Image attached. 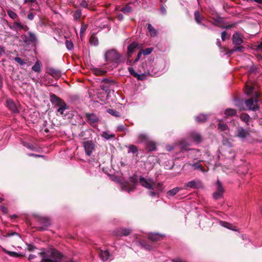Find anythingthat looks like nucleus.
<instances>
[{
	"mask_svg": "<svg viewBox=\"0 0 262 262\" xmlns=\"http://www.w3.org/2000/svg\"><path fill=\"white\" fill-rule=\"evenodd\" d=\"M142 53H142V52H139L138 53L137 57L136 59L135 60L134 62H137L140 59Z\"/></svg>",
	"mask_w": 262,
	"mask_h": 262,
	"instance_id": "obj_54",
	"label": "nucleus"
},
{
	"mask_svg": "<svg viewBox=\"0 0 262 262\" xmlns=\"http://www.w3.org/2000/svg\"><path fill=\"white\" fill-rule=\"evenodd\" d=\"M28 38L31 41H35L36 40V35L32 32L29 33Z\"/></svg>",
	"mask_w": 262,
	"mask_h": 262,
	"instance_id": "obj_38",
	"label": "nucleus"
},
{
	"mask_svg": "<svg viewBox=\"0 0 262 262\" xmlns=\"http://www.w3.org/2000/svg\"><path fill=\"white\" fill-rule=\"evenodd\" d=\"M7 106L8 108L13 113H18L17 104L13 101L12 99H8L7 100Z\"/></svg>",
	"mask_w": 262,
	"mask_h": 262,
	"instance_id": "obj_8",
	"label": "nucleus"
},
{
	"mask_svg": "<svg viewBox=\"0 0 262 262\" xmlns=\"http://www.w3.org/2000/svg\"><path fill=\"white\" fill-rule=\"evenodd\" d=\"M245 93L248 96L253 95V98L248 99L245 103L249 110L255 111L258 108L257 102L259 101V93L256 90V84L254 83H246L245 88Z\"/></svg>",
	"mask_w": 262,
	"mask_h": 262,
	"instance_id": "obj_1",
	"label": "nucleus"
},
{
	"mask_svg": "<svg viewBox=\"0 0 262 262\" xmlns=\"http://www.w3.org/2000/svg\"><path fill=\"white\" fill-rule=\"evenodd\" d=\"M28 18L29 19V20H33V18H34V14L32 12H30L28 14Z\"/></svg>",
	"mask_w": 262,
	"mask_h": 262,
	"instance_id": "obj_52",
	"label": "nucleus"
},
{
	"mask_svg": "<svg viewBox=\"0 0 262 262\" xmlns=\"http://www.w3.org/2000/svg\"><path fill=\"white\" fill-rule=\"evenodd\" d=\"M140 184L147 189L154 190L155 186V182L151 179H146L143 177H140L139 179Z\"/></svg>",
	"mask_w": 262,
	"mask_h": 262,
	"instance_id": "obj_4",
	"label": "nucleus"
},
{
	"mask_svg": "<svg viewBox=\"0 0 262 262\" xmlns=\"http://www.w3.org/2000/svg\"><path fill=\"white\" fill-rule=\"evenodd\" d=\"M128 70L129 73L132 75H133L135 77L137 78L138 80H142V79L141 78V76L139 75L137 73H136L132 67H129L128 68Z\"/></svg>",
	"mask_w": 262,
	"mask_h": 262,
	"instance_id": "obj_18",
	"label": "nucleus"
},
{
	"mask_svg": "<svg viewBox=\"0 0 262 262\" xmlns=\"http://www.w3.org/2000/svg\"><path fill=\"white\" fill-rule=\"evenodd\" d=\"M59 107L57 110V112L59 113L61 115H63L64 111L67 109V106L64 102H62L58 104Z\"/></svg>",
	"mask_w": 262,
	"mask_h": 262,
	"instance_id": "obj_17",
	"label": "nucleus"
},
{
	"mask_svg": "<svg viewBox=\"0 0 262 262\" xmlns=\"http://www.w3.org/2000/svg\"><path fill=\"white\" fill-rule=\"evenodd\" d=\"M81 16V12L79 11H76L74 14V17L75 19H78Z\"/></svg>",
	"mask_w": 262,
	"mask_h": 262,
	"instance_id": "obj_49",
	"label": "nucleus"
},
{
	"mask_svg": "<svg viewBox=\"0 0 262 262\" xmlns=\"http://www.w3.org/2000/svg\"><path fill=\"white\" fill-rule=\"evenodd\" d=\"M35 2H36V0H24L25 3H26L27 2L34 3Z\"/></svg>",
	"mask_w": 262,
	"mask_h": 262,
	"instance_id": "obj_58",
	"label": "nucleus"
},
{
	"mask_svg": "<svg viewBox=\"0 0 262 262\" xmlns=\"http://www.w3.org/2000/svg\"><path fill=\"white\" fill-rule=\"evenodd\" d=\"M180 188L179 187H175L171 190H170L167 192L168 194L170 196H174L176 193H177L180 190Z\"/></svg>",
	"mask_w": 262,
	"mask_h": 262,
	"instance_id": "obj_29",
	"label": "nucleus"
},
{
	"mask_svg": "<svg viewBox=\"0 0 262 262\" xmlns=\"http://www.w3.org/2000/svg\"><path fill=\"white\" fill-rule=\"evenodd\" d=\"M41 63L39 60H37L35 64L32 67V70L37 73H39L41 71Z\"/></svg>",
	"mask_w": 262,
	"mask_h": 262,
	"instance_id": "obj_16",
	"label": "nucleus"
},
{
	"mask_svg": "<svg viewBox=\"0 0 262 262\" xmlns=\"http://www.w3.org/2000/svg\"><path fill=\"white\" fill-rule=\"evenodd\" d=\"M191 138L195 142L200 143L202 141L201 136L195 132H192L190 134Z\"/></svg>",
	"mask_w": 262,
	"mask_h": 262,
	"instance_id": "obj_14",
	"label": "nucleus"
},
{
	"mask_svg": "<svg viewBox=\"0 0 262 262\" xmlns=\"http://www.w3.org/2000/svg\"><path fill=\"white\" fill-rule=\"evenodd\" d=\"M216 191L213 193V196L215 200H218L222 198L224 192V189L219 180H217L216 183Z\"/></svg>",
	"mask_w": 262,
	"mask_h": 262,
	"instance_id": "obj_5",
	"label": "nucleus"
},
{
	"mask_svg": "<svg viewBox=\"0 0 262 262\" xmlns=\"http://www.w3.org/2000/svg\"><path fill=\"white\" fill-rule=\"evenodd\" d=\"M14 27L15 28H18L20 29L27 30L28 29L27 26H24L18 22H15L14 23Z\"/></svg>",
	"mask_w": 262,
	"mask_h": 262,
	"instance_id": "obj_28",
	"label": "nucleus"
},
{
	"mask_svg": "<svg viewBox=\"0 0 262 262\" xmlns=\"http://www.w3.org/2000/svg\"><path fill=\"white\" fill-rule=\"evenodd\" d=\"M121 56L115 50H111L107 52L105 54V59L107 61L119 63Z\"/></svg>",
	"mask_w": 262,
	"mask_h": 262,
	"instance_id": "obj_3",
	"label": "nucleus"
},
{
	"mask_svg": "<svg viewBox=\"0 0 262 262\" xmlns=\"http://www.w3.org/2000/svg\"><path fill=\"white\" fill-rule=\"evenodd\" d=\"M185 186L186 188H199L202 186V183L200 181H191L185 184Z\"/></svg>",
	"mask_w": 262,
	"mask_h": 262,
	"instance_id": "obj_11",
	"label": "nucleus"
},
{
	"mask_svg": "<svg viewBox=\"0 0 262 262\" xmlns=\"http://www.w3.org/2000/svg\"><path fill=\"white\" fill-rule=\"evenodd\" d=\"M130 232L131 230L129 229L119 228L114 231V234L118 236H126L129 235Z\"/></svg>",
	"mask_w": 262,
	"mask_h": 262,
	"instance_id": "obj_9",
	"label": "nucleus"
},
{
	"mask_svg": "<svg viewBox=\"0 0 262 262\" xmlns=\"http://www.w3.org/2000/svg\"><path fill=\"white\" fill-rule=\"evenodd\" d=\"M222 225L224 226V227L230 229V225L229 223H227V222L223 223Z\"/></svg>",
	"mask_w": 262,
	"mask_h": 262,
	"instance_id": "obj_55",
	"label": "nucleus"
},
{
	"mask_svg": "<svg viewBox=\"0 0 262 262\" xmlns=\"http://www.w3.org/2000/svg\"><path fill=\"white\" fill-rule=\"evenodd\" d=\"M2 210L4 212H6V208L5 207H2Z\"/></svg>",
	"mask_w": 262,
	"mask_h": 262,
	"instance_id": "obj_64",
	"label": "nucleus"
},
{
	"mask_svg": "<svg viewBox=\"0 0 262 262\" xmlns=\"http://www.w3.org/2000/svg\"><path fill=\"white\" fill-rule=\"evenodd\" d=\"M118 18L119 19L121 20L123 18L122 14H119L118 16Z\"/></svg>",
	"mask_w": 262,
	"mask_h": 262,
	"instance_id": "obj_61",
	"label": "nucleus"
},
{
	"mask_svg": "<svg viewBox=\"0 0 262 262\" xmlns=\"http://www.w3.org/2000/svg\"><path fill=\"white\" fill-rule=\"evenodd\" d=\"M190 165L193 167L194 169L199 170L202 172H205V170L204 169V167L201 165L199 163H197L195 164H190Z\"/></svg>",
	"mask_w": 262,
	"mask_h": 262,
	"instance_id": "obj_20",
	"label": "nucleus"
},
{
	"mask_svg": "<svg viewBox=\"0 0 262 262\" xmlns=\"http://www.w3.org/2000/svg\"><path fill=\"white\" fill-rule=\"evenodd\" d=\"M107 112L112 115L113 116H115V117H119V113L117 112L115 110H112V109H108L107 110Z\"/></svg>",
	"mask_w": 262,
	"mask_h": 262,
	"instance_id": "obj_35",
	"label": "nucleus"
},
{
	"mask_svg": "<svg viewBox=\"0 0 262 262\" xmlns=\"http://www.w3.org/2000/svg\"><path fill=\"white\" fill-rule=\"evenodd\" d=\"M134 188H135V187H130V188H128L127 186H124L123 189H124V190L129 192L133 191Z\"/></svg>",
	"mask_w": 262,
	"mask_h": 262,
	"instance_id": "obj_51",
	"label": "nucleus"
},
{
	"mask_svg": "<svg viewBox=\"0 0 262 262\" xmlns=\"http://www.w3.org/2000/svg\"><path fill=\"white\" fill-rule=\"evenodd\" d=\"M241 118L245 122H248L249 120V116L246 114L242 115Z\"/></svg>",
	"mask_w": 262,
	"mask_h": 262,
	"instance_id": "obj_48",
	"label": "nucleus"
},
{
	"mask_svg": "<svg viewBox=\"0 0 262 262\" xmlns=\"http://www.w3.org/2000/svg\"><path fill=\"white\" fill-rule=\"evenodd\" d=\"M81 5L82 6H83V7H86L87 6V4H86V3L85 1H82V3H81Z\"/></svg>",
	"mask_w": 262,
	"mask_h": 262,
	"instance_id": "obj_59",
	"label": "nucleus"
},
{
	"mask_svg": "<svg viewBox=\"0 0 262 262\" xmlns=\"http://www.w3.org/2000/svg\"><path fill=\"white\" fill-rule=\"evenodd\" d=\"M172 262H186L185 261L181 259L180 258H176L174 259H172Z\"/></svg>",
	"mask_w": 262,
	"mask_h": 262,
	"instance_id": "obj_53",
	"label": "nucleus"
},
{
	"mask_svg": "<svg viewBox=\"0 0 262 262\" xmlns=\"http://www.w3.org/2000/svg\"><path fill=\"white\" fill-rule=\"evenodd\" d=\"M138 47V43L136 42H134L130 43L127 48V56L128 58H130L132 56V54L136 50Z\"/></svg>",
	"mask_w": 262,
	"mask_h": 262,
	"instance_id": "obj_12",
	"label": "nucleus"
},
{
	"mask_svg": "<svg viewBox=\"0 0 262 262\" xmlns=\"http://www.w3.org/2000/svg\"><path fill=\"white\" fill-rule=\"evenodd\" d=\"M87 28V26L85 25H82L80 29V34L81 35L83 32L86 30Z\"/></svg>",
	"mask_w": 262,
	"mask_h": 262,
	"instance_id": "obj_50",
	"label": "nucleus"
},
{
	"mask_svg": "<svg viewBox=\"0 0 262 262\" xmlns=\"http://www.w3.org/2000/svg\"><path fill=\"white\" fill-rule=\"evenodd\" d=\"M189 145H190V143H188L185 140L181 141L180 142L179 145V146L180 147V148H181L182 149H186L187 147Z\"/></svg>",
	"mask_w": 262,
	"mask_h": 262,
	"instance_id": "obj_25",
	"label": "nucleus"
},
{
	"mask_svg": "<svg viewBox=\"0 0 262 262\" xmlns=\"http://www.w3.org/2000/svg\"><path fill=\"white\" fill-rule=\"evenodd\" d=\"M221 37L222 40L225 41L229 38V35L226 31H224L222 33Z\"/></svg>",
	"mask_w": 262,
	"mask_h": 262,
	"instance_id": "obj_40",
	"label": "nucleus"
},
{
	"mask_svg": "<svg viewBox=\"0 0 262 262\" xmlns=\"http://www.w3.org/2000/svg\"><path fill=\"white\" fill-rule=\"evenodd\" d=\"M147 29H148V32L150 33V35L151 36H155L156 35L157 31L154 28V27L151 26V24H148Z\"/></svg>",
	"mask_w": 262,
	"mask_h": 262,
	"instance_id": "obj_21",
	"label": "nucleus"
},
{
	"mask_svg": "<svg viewBox=\"0 0 262 262\" xmlns=\"http://www.w3.org/2000/svg\"><path fill=\"white\" fill-rule=\"evenodd\" d=\"M236 112L235 110L232 108H228L225 112V114L227 116H235Z\"/></svg>",
	"mask_w": 262,
	"mask_h": 262,
	"instance_id": "obj_22",
	"label": "nucleus"
},
{
	"mask_svg": "<svg viewBox=\"0 0 262 262\" xmlns=\"http://www.w3.org/2000/svg\"><path fill=\"white\" fill-rule=\"evenodd\" d=\"M99 255L100 258L103 261L107 260L110 257V254L106 250L101 251L99 252Z\"/></svg>",
	"mask_w": 262,
	"mask_h": 262,
	"instance_id": "obj_15",
	"label": "nucleus"
},
{
	"mask_svg": "<svg viewBox=\"0 0 262 262\" xmlns=\"http://www.w3.org/2000/svg\"><path fill=\"white\" fill-rule=\"evenodd\" d=\"M14 60L18 63L20 65L23 66L26 63V61L23 60L21 58L19 57H15L14 58Z\"/></svg>",
	"mask_w": 262,
	"mask_h": 262,
	"instance_id": "obj_36",
	"label": "nucleus"
},
{
	"mask_svg": "<svg viewBox=\"0 0 262 262\" xmlns=\"http://www.w3.org/2000/svg\"><path fill=\"white\" fill-rule=\"evenodd\" d=\"M6 253L10 256H13V257H19L21 256V255L19 254L18 253L15 252H12L7 251Z\"/></svg>",
	"mask_w": 262,
	"mask_h": 262,
	"instance_id": "obj_41",
	"label": "nucleus"
},
{
	"mask_svg": "<svg viewBox=\"0 0 262 262\" xmlns=\"http://www.w3.org/2000/svg\"><path fill=\"white\" fill-rule=\"evenodd\" d=\"M132 62V60L128 59V60H127L126 63H127V64H131Z\"/></svg>",
	"mask_w": 262,
	"mask_h": 262,
	"instance_id": "obj_62",
	"label": "nucleus"
},
{
	"mask_svg": "<svg viewBox=\"0 0 262 262\" xmlns=\"http://www.w3.org/2000/svg\"><path fill=\"white\" fill-rule=\"evenodd\" d=\"M129 151L134 154L137 151V148L135 146L131 145L129 147Z\"/></svg>",
	"mask_w": 262,
	"mask_h": 262,
	"instance_id": "obj_47",
	"label": "nucleus"
},
{
	"mask_svg": "<svg viewBox=\"0 0 262 262\" xmlns=\"http://www.w3.org/2000/svg\"><path fill=\"white\" fill-rule=\"evenodd\" d=\"M28 248L30 251H31V250H33L34 248L32 246H29Z\"/></svg>",
	"mask_w": 262,
	"mask_h": 262,
	"instance_id": "obj_63",
	"label": "nucleus"
},
{
	"mask_svg": "<svg viewBox=\"0 0 262 262\" xmlns=\"http://www.w3.org/2000/svg\"><path fill=\"white\" fill-rule=\"evenodd\" d=\"M194 18H195V21L198 24H200L201 23L202 20H203L204 19V18L200 15V13L198 11L195 12Z\"/></svg>",
	"mask_w": 262,
	"mask_h": 262,
	"instance_id": "obj_27",
	"label": "nucleus"
},
{
	"mask_svg": "<svg viewBox=\"0 0 262 262\" xmlns=\"http://www.w3.org/2000/svg\"><path fill=\"white\" fill-rule=\"evenodd\" d=\"M50 73L54 77H59L60 75V72L55 69H51Z\"/></svg>",
	"mask_w": 262,
	"mask_h": 262,
	"instance_id": "obj_34",
	"label": "nucleus"
},
{
	"mask_svg": "<svg viewBox=\"0 0 262 262\" xmlns=\"http://www.w3.org/2000/svg\"><path fill=\"white\" fill-rule=\"evenodd\" d=\"M51 100L57 101L58 104L62 103L61 99L57 97L55 94H52L51 95Z\"/></svg>",
	"mask_w": 262,
	"mask_h": 262,
	"instance_id": "obj_42",
	"label": "nucleus"
},
{
	"mask_svg": "<svg viewBox=\"0 0 262 262\" xmlns=\"http://www.w3.org/2000/svg\"><path fill=\"white\" fill-rule=\"evenodd\" d=\"M249 135L248 130H246L242 127H238L235 133V136L240 138H245Z\"/></svg>",
	"mask_w": 262,
	"mask_h": 262,
	"instance_id": "obj_7",
	"label": "nucleus"
},
{
	"mask_svg": "<svg viewBox=\"0 0 262 262\" xmlns=\"http://www.w3.org/2000/svg\"><path fill=\"white\" fill-rule=\"evenodd\" d=\"M218 128L221 131H224L227 129V126L225 124L220 123Z\"/></svg>",
	"mask_w": 262,
	"mask_h": 262,
	"instance_id": "obj_46",
	"label": "nucleus"
},
{
	"mask_svg": "<svg viewBox=\"0 0 262 262\" xmlns=\"http://www.w3.org/2000/svg\"><path fill=\"white\" fill-rule=\"evenodd\" d=\"M66 45L68 50H72L73 48V44L72 41L67 40Z\"/></svg>",
	"mask_w": 262,
	"mask_h": 262,
	"instance_id": "obj_43",
	"label": "nucleus"
},
{
	"mask_svg": "<svg viewBox=\"0 0 262 262\" xmlns=\"http://www.w3.org/2000/svg\"><path fill=\"white\" fill-rule=\"evenodd\" d=\"M152 51V49L149 48H147V49H145V50H144L143 51L142 53L144 55H147L150 54Z\"/></svg>",
	"mask_w": 262,
	"mask_h": 262,
	"instance_id": "obj_45",
	"label": "nucleus"
},
{
	"mask_svg": "<svg viewBox=\"0 0 262 262\" xmlns=\"http://www.w3.org/2000/svg\"><path fill=\"white\" fill-rule=\"evenodd\" d=\"M94 72L96 75H101L104 74L105 71L100 70L98 69H94Z\"/></svg>",
	"mask_w": 262,
	"mask_h": 262,
	"instance_id": "obj_44",
	"label": "nucleus"
},
{
	"mask_svg": "<svg viewBox=\"0 0 262 262\" xmlns=\"http://www.w3.org/2000/svg\"><path fill=\"white\" fill-rule=\"evenodd\" d=\"M173 148H174V147H173V146H171V145H167V146H166V149H167L168 151H171V150H172Z\"/></svg>",
	"mask_w": 262,
	"mask_h": 262,
	"instance_id": "obj_56",
	"label": "nucleus"
},
{
	"mask_svg": "<svg viewBox=\"0 0 262 262\" xmlns=\"http://www.w3.org/2000/svg\"><path fill=\"white\" fill-rule=\"evenodd\" d=\"M101 136L105 138V139L106 140H108V139H110L111 138H115V136L114 134H110L108 132H103L102 133V134H101Z\"/></svg>",
	"mask_w": 262,
	"mask_h": 262,
	"instance_id": "obj_23",
	"label": "nucleus"
},
{
	"mask_svg": "<svg viewBox=\"0 0 262 262\" xmlns=\"http://www.w3.org/2000/svg\"><path fill=\"white\" fill-rule=\"evenodd\" d=\"M35 257H36V256L34 254H30L29 256L28 259L29 260H31L33 259H34Z\"/></svg>",
	"mask_w": 262,
	"mask_h": 262,
	"instance_id": "obj_57",
	"label": "nucleus"
},
{
	"mask_svg": "<svg viewBox=\"0 0 262 262\" xmlns=\"http://www.w3.org/2000/svg\"><path fill=\"white\" fill-rule=\"evenodd\" d=\"M147 147L149 151H151L156 150V144L152 142H148L147 143Z\"/></svg>",
	"mask_w": 262,
	"mask_h": 262,
	"instance_id": "obj_26",
	"label": "nucleus"
},
{
	"mask_svg": "<svg viewBox=\"0 0 262 262\" xmlns=\"http://www.w3.org/2000/svg\"><path fill=\"white\" fill-rule=\"evenodd\" d=\"M195 119L196 122L199 123H202L206 120L207 116L204 114H200L199 116L195 117Z\"/></svg>",
	"mask_w": 262,
	"mask_h": 262,
	"instance_id": "obj_19",
	"label": "nucleus"
},
{
	"mask_svg": "<svg viewBox=\"0 0 262 262\" xmlns=\"http://www.w3.org/2000/svg\"><path fill=\"white\" fill-rule=\"evenodd\" d=\"M157 192L154 191H151L149 193L150 195L151 196H154L156 194Z\"/></svg>",
	"mask_w": 262,
	"mask_h": 262,
	"instance_id": "obj_60",
	"label": "nucleus"
},
{
	"mask_svg": "<svg viewBox=\"0 0 262 262\" xmlns=\"http://www.w3.org/2000/svg\"><path fill=\"white\" fill-rule=\"evenodd\" d=\"M243 48L242 47H234L233 49L230 51L229 53L232 54L236 51L242 52Z\"/></svg>",
	"mask_w": 262,
	"mask_h": 262,
	"instance_id": "obj_39",
	"label": "nucleus"
},
{
	"mask_svg": "<svg viewBox=\"0 0 262 262\" xmlns=\"http://www.w3.org/2000/svg\"><path fill=\"white\" fill-rule=\"evenodd\" d=\"M8 16L12 19H16L17 17V15L14 12L11 10H7Z\"/></svg>",
	"mask_w": 262,
	"mask_h": 262,
	"instance_id": "obj_31",
	"label": "nucleus"
},
{
	"mask_svg": "<svg viewBox=\"0 0 262 262\" xmlns=\"http://www.w3.org/2000/svg\"><path fill=\"white\" fill-rule=\"evenodd\" d=\"M83 146L86 154L88 156H90L91 155L93 150L94 149L95 145L92 141H88L83 142Z\"/></svg>",
	"mask_w": 262,
	"mask_h": 262,
	"instance_id": "obj_6",
	"label": "nucleus"
},
{
	"mask_svg": "<svg viewBox=\"0 0 262 262\" xmlns=\"http://www.w3.org/2000/svg\"><path fill=\"white\" fill-rule=\"evenodd\" d=\"M132 10V7L129 5H126L121 9V11L124 13L130 12Z\"/></svg>",
	"mask_w": 262,
	"mask_h": 262,
	"instance_id": "obj_32",
	"label": "nucleus"
},
{
	"mask_svg": "<svg viewBox=\"0 0 262 262\" xmlns=\"http://www.w3.org/2000/svg\"><path fill=\"white\" fill-rule=\"evenodd\" d=\"M85 116L87 118L89 123L92 125L94 123H96L98 121V118L97 116L93 114L86 113Z\"/></svg>",
	"mask_w": 262,
	"mask_h": 262,
	"instance_id": "obj_13",
	"label": "nucleus"
},
{
	"mask_svg": "<svg viewBox=\"0 0 262 262\" xmlns=\"http://www.w3.org/2000/svg\"><path fill=\"white\" fill-rule=\"evenodd\" d=\"M138 139L140 142H142L147 140V137L145 134H141L139 136Z\"/></svg>",
	"mask_w": 262,
	"mask_h": 262,
	"instance_id": "obj_37",
	"label": "nucleus"
},
{
	"mask_svg": "<svg viewBox=\"0 0 262 262\" xmlns=\"http://www.w3.org/2000/svg\"><path fill=\"white\" fill-rule=\"evenodd\" d=\"M163 184L161 183H156L155 189L153 190H155L156 191H161L163 190Z\"/></svg>",
	"mask_w": 262,
	"mask_h": 262,
	"instance_id": "obj_30",
	"label": "nucleus"
},
{
	"mask_svg": "<svg viewBox=\"0 0 262 262\" xmlns=\"http://www.w3.org/2000/svg\"><path fill=\"white\" fill-rule=\"evenodd\" d=\"M233 43L235 45H240L243 42V37L241 34L235 32L232 36Z\"/></svg>",
	"mask_w": 262,
	"mask_h": 262,
	"instance_id": "obj_10",
	"label": "nucleus"
},
{
	"mask_svg": "<svg viewBox=\"0 0 262 262\" xmlns=\"http://www.w3.org/2000/svg\"><path fill=\"white\" fill-rule=\"evenodd\" d=\"M161 237V236L158 233H151L149 235V238L152 241L160 240Z\"/></svg>",
	"mask_w": 262,
	"mask_h": 262,
	"instance_id": "obj_24",
	"label": "nucleus"
},
{
	"mask_svg": "<svg viewBox=\"0 0 262 262\" xmlns=\"http://www.w3.org/2000/svg\"><path fill=\"white\" fill-rule=\"evenodd\" d=\"M38 254L41 256V262H74L71 259H68L54 249L38 253Z\"/></svg>",
	"mask_w": 262,
	"mask_h": 262,
	"instance_id": "obj_2",
	"label": "nucleus"
},
{
	"mask_svg": "<svg viewBox=\"0 0 262 262\" xmlns=\"http://www.w3.org/2000/svg\"><path fill=\"white\" fill-rule=\"evenodd\" d=\"M90 41L91 45H93L94 46H96L98 44V40L97 38L94 36L91 37Z\"/></svg>",
	"mask_w": 262,
	"mask_h": 262,
	"instance_id": "obj_33",
	"label": "nucleus"
}]
</instances>
